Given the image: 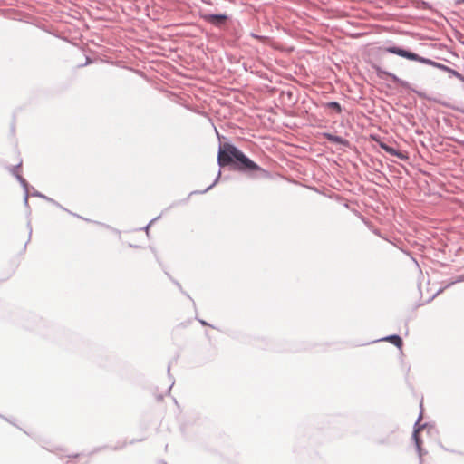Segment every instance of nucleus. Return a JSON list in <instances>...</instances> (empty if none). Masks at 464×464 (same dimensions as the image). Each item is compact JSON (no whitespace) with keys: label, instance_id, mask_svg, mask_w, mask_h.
I'll return each instance as SVG.
<instances>
[{"label":"nucleus","instance_id":"obj_26","mask_svg":"<svg viewBox=\"0 0 464 464\" xmlns=\"http://www.w3.org/2000/svg\"><path fill=\"white\" fill-rule=\"evenodd\" d=\"M461 44L464 45V42H461Z\"/></svg>","mask_w":464,"mask_h":464},{"label":"nucleus","instance_id":"obj_7","mask_svg":"<svg viewBox=\"0 0 464 464\" xmlns=\"http://www.w3.org/2000/svg\"><path fill=\"white\" fill-rule=\"evenodd\" d=\"M324 137L333 142V143H335V144H341V145H348L349 144V141L345 139H343V137L341 136H337V135H334L332 133H324Z\"/></svg>","mask_w":464,"mask_h":464},{"label":"nucleus","instance_id":"obj_11","mask_svg":"<svg viewBox=\"0 0 464 464\" xmlns=\"http://www.w3.org/2000/svg\"><path fill=\"white\" fill-rule=\"evenodd\" d=\"M220 175H221V171L219 170V171H218V176H217V178L215 179V180L213 181V183H212V184H210V185H209L208 188H206L205 189H203V190H201V191H197L196 193H201V194H202V193H205V192L208 191L210 188H213V187L218 183V179H219Z\"/></svg>","mask_w":464,"mask_h":464},{"label":"nucleus","instance_id":"obj_18","mask_svg":"<svg viewBox=\"0 0 464 464\" xmlns=\"http://www.w3.org/2000/svg\"><path fill=\"white\" fill-rule=\"evenodd\" d=\"M43 198L47 200V201H49V202H51V203H53V204H54V205L58 206L57 202H55L53 198H48L47 196H45V198Z\"/></svg>","mask_w":464,"mask_h":464},{"label":"nucleus","instance_id":"obj_2","mask_svg":"<svg viewBox=\"0 0 464 464\" xmlns=\"http://www.w3.org/2000/svg\"><path fill=\"white\" fill-rule=\"evenodd\" d=\"M384 51L389 53H393L398 56L403 57L405 59L411 60V61H416L420 63H424L432 67L436 68V65H438V62H435L431 59L422 57L415 53H412L409 50H405L399 46H388L385 47Z\"/></svg>","mask_w":464,"mask_h":464},{"label":"nucleus","instance_id":"obj_12","mask_svg":"<svg viewBox=\"0 0 464 464\" xmlns=\"http://www.w3.org/2000/svg\"><path fill=\"white\" fill-rule=\"evenodd\" d=\"M16 179L18 180V182L21 184V186L23 187L24 190H27L28 189V183L27 181L25 180V179H24L20 174L19 175H16Z\"/></svg>","mask_w":464,"mask_h":464},{"label":"nucleus","instance_id":"obj_22","mask_svg":"<svg viewBox=\"0 0 464 464\" xmlns=\"http://www.w3.org/2000/svg\"><path fill=\"white\" fill-rule=\"evenodd\" d=\"M461 281H464V276H460L458 280H456V282H461Z\"/></svg>","mask_w":464,"mask_h":464},{"label":"nucleus","instance_id":"obj_16","mask_svg":"<svg viewBox=\"0 0 464 464\" xmlns=\"http://www.w3.org/2000/svg\"><path fill=\"white\" fill-rule=\"evenodd\" d=\"M28 198H29V191L27 189V190H24V202L25 205H28Z\"/></svg>","mask_w":464,"mask_h":464},{"label":"nucleus","instance_id":"obj_23","mask_svg":"<svg viewBox=\"0 0 464 464\" xmlns=\"http://www.w3.org/2000/svg\"><path fill=\"white\" fill-rule=\"evenodd\" d=\"M462 3H464V0H457L456 1V4H458V5L462 4Z\"/></svg>","mask_w":464,"mask_h":464},{"label":"nucleus","instance_id":"obj_17","mask_svg":"<svg viewBox=\"0 0 464 464\" xmlns=\"http://www.w3.org/2000/svg\"><path fill=\"white\" fill-rule=\"evenodd\" d=\"M412 92H414L416 94H418L420 97L421 98H424L425 97V94L421 92H419V91H416V90H413V89H411Z\"/></svg>","mask_w":464,"mask_h":464},{"label":"nucleus","instance_id":"obj_13","mask_svg":"<svg viewBox=\"0 0 464 464\" xmlns=\"http://www.w3.org/2000/svg\"><path fill=\"white\" fill-rule=\"evenodd\" d=\"M22 165V160L19 161V163L15 166H13L9 169L10 172L16 178V175H19L18 169Z\"/></svg>","mask_w":464,"mask_h":464},{"label":"nucleus","instance_id":"obj_1","mask_svg":"<svg viewBox=\"0 0 464 464\" xmlns=\"http://www.w3.org/2000/svg\"><path fill=\"white\" fill-rule=\"evenodd\" d=\"M218 164L220 168L229 167L232 170H237L255 178H266L269 176L267 170L261 168L237 147L227 141L219 143Z\"/></svg>","mask_w":464,"mask_h":464},{"label":"nucleus","instance_id":"obj_10","mask_svg":"<svg viewBox=\"0 0 464 464\" xmlns=\"http://www.w3.org/2000/svg\"><path fill=\"white\" fill-rule=\"evenodd\" d=\"M326 107L329 108V109H333L337 113H341L342 112V106L339 102H329L326 103Z\"/></svg>","mask_w":464,"mask_h":464},{"label":"nucleus","instance_id":"obj_19","mask_svg":"<svg viewBox=\"0 0 464 464\" xmlns=\"http://www.w3.org/2000/svg\"><path fill=\"white\" fill-rule=\"evenodd\" d=\"M157 218H155L151 219V220L150 221V223H149V224L144 227V229H145L146 231H148V230H149L150 226L151 225V223H152V222H154Z\"/></svg>","mask_w":464,"mask_h":464},{"label":"nucleus","instance_id":"obj_6","mask_svg":"<svg viewBox=\"0 0 464 464\" xmlns=\"http://www.w3.org/2000/svg\"><path fill=\"white\" fill-rule=\"evenodd\" d=\"M378 74H385L387 75L394 83L405 88V89H411L410 83L407 81H404L401 78H399L397 75H395L392 72H387V71H382L380 69H377Z\"/></svg>","mask_w":464,"mask_h":464},{"label":"nucleus","instance_id":"obj_3","mask_svg":"<svg viewBox=\"0 0 464 464\" xmlns=\"http://www.w3.org/2000/svg\"><path fill=\"white\" fill-rule=\"evenodd\" d=\"M422 418V412L420 411L419 418L417 421L414 424V430L412 433V440H414L416 450L420 455V458H421V440L419 437L418 433L426 426V424L420 425V420Z\"/></svg>","mask_w":464,"mask_h":464},{"label":"nucleus","instance_id":"obj_21","mask_svg":"<svg viewBox=\"0 0 464 464\" xmlns=\"http://www.w3.org/2000/svg\"><path fill=\"white\" fill-rule=\"evenodd\" d=\"M199 322L203 325H208V324L207 322H205L204 320H199Z\"/></svg>","mask_w":464,"mask_h":464},{"label":"nucleus","instance_id":"obj_15","mask_svg":"<svg viewBox=\"0 0 464 464\" xmlns=\"http://www.w3.org/2000/svg\"><path fill=\"white\" fill-rule=\"evenodd\" d=\"M32 196H34V197H38V198H45V195H44V194H42L41 192L36 191V190H34V191L32 192Z\"/></svg>","mask_w":464,"mask_h":464},{"label":"nucleus","instance_id":"obj_24","mask_svg":"<svg viewBox=\"0 0 464 464\" xmlns=\"http://www.w3.org/2000/svg\"><path fill=\"white\" fill-rule=\"evenodd\" d=\"M90 63V59L87 58V61H86V63L85 64H88Z\"/></svg>","mask_w":464,"mask_h":464},{"label":"nucleus","instance_id":"obj_14","mask_svg":"<svg viewBox=\"0 0 464 464\" xmlns=\"http://www.w3.org/2000/svg\"><path fill=\"white\" fill-rule=\"evenodd\" d=\"M436 68L443 72H446L448 70V66L440 63H439L438 65H436Z\"/></svg>","mask_w":464,"mask_h":464},{"label":"nucleus","instance_id":"obj_9","mask_svg":"<svg viewBox=\"0 0 464 464\" xmlns=\"http://www.w3.org/2000/svg\"><path fill=\"white\" fill-rule=\"evenodd\" d=\"M446 72L449 73L450 77H456L457 79L464 82V75L459 73L458 71L448 66V70L446 71Z\"/></svg>","mask_w":464,"mask_h":464},{"label":"nucleus","instance_id":"obj_20","mask_svg":"<svg viewBox=\"0 0 464 464\" xmlns=\"http://www.w3.org/2000/svg\"><path fill=\"white\" fill-rule=\"evenodd\" d=\"M174 284H175V285L179 288V290L183 293L180 284H179V282H177V281H174Z\"/></svg>","mask_w":464,"mask_h":464},{"label":"nucleus","instance_id":"obj_8","mask_svg":"<svg viewBox=\"0 0 464 464\" xmlns=\"http://www.w3.org/2000/svg\"><path fill=\"white\" fill-rule=\"evenodd\" d=\"M381 341H388L398 348L402 346V340L398 334L388 335L384 338H382Z\"/></svg>","mask_w":464,"mask_h":464},{"label":"nucleus","instance_id":"obj_5","mask_svg":"<svg viewBox=\"0 0 464 464\" xmlns=\"http://www.w3.org/2000/svg\"><path fill=\"white\" fill-rule=\"evenodd\" d=\"M379 145L384 151L391 155L396 156L401 160H407L409 159V156L406 152L401 151L396 148L386 144L385 142H380Z\"/></svg>","mask_w":464,"mask_h":464},{"label":"nucleus","instance_id":"obj_4","mask_svg":"<svg viewBox=\"0 0 464 464\" xmlns=\"http://www.w3.org/2000/svg\"><path fill=\"white\" fill-rule=\"evenodd\" d=\"M202 18L215 26H219L227 20V15L222 14H204Z\"/></svg>","mask_w":464,"mask_h":464},{"label":"nucleus","instance_id":"obj_25","mask_svg":"<svg viewBox=\"0 0 464 464\" xmlns=\"http://www.w3.org/2000/svg\"><path fill=\"white\" fill-rule=\"evenodd\" d=\"M169 371H170V366L169 365L168 366V372L169 373Z\"/></svg>","mask_w":464,"mask_h":464}]
</instances>
